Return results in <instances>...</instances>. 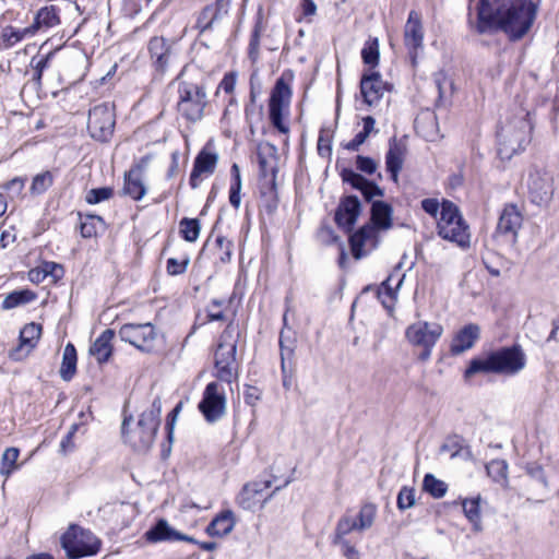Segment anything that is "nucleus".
Here are the masks:
<instances>
[{"mask_svg": "<svg viewBox=\"0 0 559 559\" xmlns=\"http://www.w3.org/2000/svg\"><path fill=\"white\" fill-rule=\"evenodd\" d=\"M272 485L271 480L253 481L243 486L236 498L237 504L243 510L253 511L263 508L264 503L274 495V490L266 492Z\"/></svg>", "mask_w": 559, "mask_h": 559, "instance_id": "18", "label": "nucleus"}, {"mask_svg": "<svg viewBox=\"0 0 559 559\" xmlns=\"http://www.w3.org/2000/svg\"><path fill=\"white\" fill-rule=\"evenodd\" d=\"M260 397L261 391L258 388L251 385L247 386L245 391V401L247 404L253 406L260 400Z\"/></svg>", "mask_w": 559, "mask_h": 559, "instance_id": "62", "label": "nucleus"}, {"mask_svg": "<svg viewBox=\"0 0 559 559\" xmlns=\"http://www.w3.org/2000/svg\"><path fill=\"white\" fill-rule=\"evenodd\" d=\"M335 544L341 546L342 554L346 559H360L359 551L348 540L335 539Z\"/></svg>", "mask_w": 559, "mask_h": 559, "instance_id": "59", "label": "nucleus"}, {"mask_svg": "<svg viewBox=\"0 0 559 559\" xmlns=\"http://www.w3.org/2000/svg\"><path fill=\"white\" fill-rule=\"evenodd\" d=\"M421 209L430 216L437 218L441 211V204L437 199L428 198L421 201Z\"/></svg>", "mask_w": 559, "mask_h": 559, "instance_id": "60", "label": "nucleus"}, {"mask_svg": "<svg viewBox=\"0 0 559 559\" xmlns=\"http://www.w3.org/2000/svg\"><path fill=\"white\" fill-rule=\"evenodd\" d=\"M121 341L143 352H151L158 337L152 323H126L119 330Z\"/></svg>", "mask_w": 559, "mask_h": 559, "instance_id": "15", "label": "nucleus"}, {"mask_svg": "<svg viewBox=\"0 0 559 559\" xmlns=\"http://www.w3.org/2000/svg\"><path fill=\"white\" fill-rule=\"evenodd\" d=\"M180 233L185 240L194 242L200 235L201 225L197 218H182L179 223Z\"/></svg>", "mask_w": 559, "mask_h": 559, "instance_id": "47", "label": "nucleus"}, {"mask_svg": "<svg viewBox=\"0 0 559 559\" xmlns=\"http://www.w3.org/2000/svg\"><path fill=\"white\" fill-rule=\"evenodd\" d=\"M406 155V145L403 141L393 138L389 143V150L385 155L386 170L391 174L394 182H397Z\"/></svg>", "mask_w": 559, "mask_h": 559, "instance_id": "27", "label": "nucleus"}, {"mask_svg": "<svg viewBox=\"0 0 559 559\" xmlns=\"http://www.w3.org/2000/svg\"><path fill=\"white\" fill-rule=\"evenodd\" d=\"M112 194H114L112 188H109V187L95 188V189H91L86 193L85 200L90 204H97V203H100L103 201L110 199L112 197Z\"/></svg>", "mask_w": 559, "mask_h": 559, "instance_id": "52", "label": "nucleus"}, {"mask_svg": "<svg viewBox=\"0 0 559 559\" xmlns=\"http://www.w3.org/2000/svg\"><path fill=\"white\" fill-rule=\"evenodd\" d=\"M531 124L525 118H516L502 126L498 132V154L510 159L523 151L530 142Z\"/></svg>", "mask_w": 559, "mask_h": 559, "instance_id": "8", "label": "nucleus"}, {"mask_svg": "<svg viewBox=\"0 0 559 559\" xmlns=\"http://www.w3.org/2000/svg\"><path fill=\"white\" fill-rule=\"evenodd\" d=\"M239 336L238 325L230 321L221 334L215 352L216 377L226 383H231L238 376L236 353Z\"/></svg>", "mask_w": 559, "mask_h": 559, "instance_id": "5", "label": "nucleus"}, {"mask_svg": "<svg viewBox=\"0 0 559 559\" xmlns=\"http://www.w3.org/2000/svg\"><path fill=\"white\" fill-rule=\"evenodd\" d=\"M403 277L399 274H391L388 278L382 282L381 286L378 289V298L381 300V304L389 310L394 307L397 290L402 285Z\"/></svg>", "mask_w": 559, "mask_h": 559, "instance_id": "33", "label": "nucleus"}, {"mask_svg": "<svg viewBox=\"0 0 559 559\" xmlns=\"http://www.w3.org/2000/svg\"><path fill=\"white\" fill-rule=\"evenodd\" d=\"M115 332L112 330H105L92 344L90 354L96 358L99 364L108 361L112 353L111 340Z\"/></svg>", "mask_w": 559, "mask_h": 559, "instance_id": "35", "label": "nucleus"}, {"mask_svg": "<svg viewBox=\"0 0 559 559\" xmlns=\"http://www.w3.org/2000/svg\"><path fill=\"white\" fill-rule=\"evenodd\" d=\"M79 426L76 424L72 425L66 437L60 442V452L62 454H67L74 450L75 445L73 443V437L78 430Z\"/></svg>", "mask_w": 559, "mask_h": 559, "instance_id": "58", "label": "nucleus"}, {"mask_svg": "<svg viewBox=\"0 0 559 559\" xmlns=\"http://www.w3.org/2000/svg\"><path fill=\"white\" fill-rule=\"evenodd\" d=\"M377 515V508L373 503L364 504L357 516L358 531H365L372 526Z\"/></svg>", "mask_w": 559, "mask_h": 559, "instance_id": "46", "label": "nucleus"}, {"mask_svg": "<svg viewBox=\"0 0 559 559\" xmlns=\"http://www.w3.org/2000/svg\"><path fill=\"white\" fill-rule=\"evenodd\" d=\"M228 308V302L225 299H213L206 307V319L203 323L213 321H225V309Z\"/></svg>", "mask_w": 559, "mask_h": 559, "instance_id": "45", "label": "nucleus"}, {"mask_svg": "<svg viewBox=\"0 0 559 559\" xmlns=\"http://www.w3.org/2000/svg\"><path fill=\"white\" fill-rule=\"evenodd\" d=\"M462 508L464 515L469 521L473 526L474 532L483 531L481 523V511H480V496L475 498H464L462 499Z\"/></svg>", "mask_w": 559, "mask_h": 559, "instance_id": "37", "label": "nucleus"}, {"mask_svg": "<svg viewBox=\"0 0 559 559\" xmlns=\"http://www.w3.org/2000/svg\"><path fill=\"white\" fill-rule=\"evenodd\" d=\"M437 229L438 235L442 239L454 242L461 248L469 247V227L462 217L459 207L453 202L448 200L442 201Z\"/></svg>", "mask_w": 559, "mask_h": 559, "instance_id": "7", "label": "nucleus"}, {"mask_svg": "<svg viewBox=\"0 0 559 559\" xmlns=\"http://www.w3.org/2000/svg\"><path fill=\"white\" fill-rule=\"evenodd\" d=\"M292 341L286 337V331L282 330L280 334V346H281V355H282V367L284 368V359L285 355H289L293 350Z\"/></svg>", "mask_w": 559, "mask_h": 559, "instance_id": "61", "label": "nucleus"}, {"mask_svg": "<svg viewBox=\"0 0 559 559\" xmlns=\"http://www.w3.org/2000/svg\"><path fill=\"white\" fill-rule=\"evenodd\" d=\"M53 183V175L50 171H44L33 178L29 191L34 195L46 192Z\"/></svg>", "mask_w": 559, "mask_h": 559, "instance_id": "48", "label": "nucleus"}, {"mask_svg": "<svg viewBox=\"0 0 559 559\" xmlns=\"http://www.w3.org/2000/svg\"><path fill=\"white\" fill-rule=\"evenodd\" d=\"M360 92L369 106L377 104L386 92V85L378 72L365 74L360 81Z\"/></svg>", "mask_w": 559, "mask_h": 559, "instance_id": "22", "label": "nucleus"}, {"mask_svg": "<svg viewBox=\"0 0 559 559\" xmlns=\"http://www.w3.org/2000/svg\"><path fill=\"white\" fill-rule=\"evenodd\" d=\"M527 191L532 203L548 206L555 192L554 175L545 168L533 167L528 173Z\"/></svg>", "mask_w": 559, "mask_h": 559, "instance_id": "13", "label": "nucleus"}, {"mask_svg": "<svg viewBox=\"0 0 559 559\" xmlns=\"http://www.w3.org/2000/svg\"><path fill=\"white\" fill-rule=\"evenodd\" d=\"M301 14L297 17V22H306L308 29L301 26L298 29L297 38L295 39L296 46H305L307 43L311 46L312 43V31H311V15L314 14V2L312 0H301Z\"/></svg>", "mask_w": 559, "mask_h": 559, "instance_id": "32", "label": "nucleus"}, {"mask_svg": "<svg viewBox=\"0 0 559 559\" xmlns=\"http://www.w3.org/2000/svg\"><path fill=\"white\" fill-rule=\"evenodd\" d=\"M522 224L523 215L519 207L515 204H507L499 216L495 236L515 245Z\"/></svg>", "mask_w": 559, "mask_h": 559, "instance_id": "17", "label": "nucleus"}, {"mask_svg": "<svg viewBox=\"0 0 559 559\" xmlns=\"http://www.w3.org/2000/svg\"><path fill=\"white\" fill-rule=\"evenodd\" d=\"M95 221H97L98 223H103L102 217L96 215H90L85 218V221L81 223L80 230L82 237L91 238L96 235L97 229L95 226Z\"/></svg>", "mask_w": 559, "mask_h": 559, "instance_id": "54", "label": "nucleus"}, {"mask_svg": "<svg viewBox=\"0 0 559 559\" xmlns=\"http://www.w3.org/2000/svg\"><path fill=\"white\" fill-rule=\"evenodd\" d=\"M76 349L72 343H68L63 349L62 362L59 370L64 381H70L76 372Z\"/></svg>", "mask_w": 559, "mask_h": 559, "instance_id": "38", "label": "nucleus"}, {"mask_svg": "<svg viewBox=\"0 0 559 559\" xmlns=\"http://www.w3.org/2000/svg\"><path fill=\"white\" fill-rule=\"evenodd\" d=\"M480 336V328L469 323L459 330L452 338L450 352L452 355H461L471 349Z\"/></svg>", "mask_w": 559, "mask_h": 559, "instance_id": "23", "label": "nucleus"}, {"mask_svg": "<svg viewBox=\"0 0 559 559\" xmlns=\"http://www.w3.org/2000/svg\"><path fill=\"white\" fill-rule=\"evenodd\" d=\"M294 472V466L292 462L285 457H277L271 466V473L274 481L280 480L281 484L277 485L274 491L280 490L283 487H286L292 481V474Z\"/></svg>", "mask_w": 559, "mask_h": 559, "instance_id": "36", "label": "nucleus"}, {"mask_svg": "<svg viewBox=\"0 0 559 559\" xmlns=\"http://www.w3.org/2000/svg\"><path fill=\"white\" fill-rule=\"evenodd\" d=\"M260 37H261V26L259 23H257L252 31L250 43H249V57L252 61H255L259 57Z\"/></svg>", "mask_w": 559, "mask_h": 559, "instance_id": "55", "label": "nucleus"}, {"mask_svg": "<svg viewBox=\"0 0 559 559\" xmlns=\"http://www.w3.org/2000/svg\"><path fill=\"white\" fill-rule=\"evenodd\" d=\"M61 545L70 559H78L96 555L100 542L91 531L72 525L62 535Z\"/></svg>", "mask_w": 559, "mask_h": 559, "instance_id": "11", "label": "nucleus"}, {"mask_svg": "<svg viewBox=\"0 0 559 559\" xmlns=\"http://www.w3.org/2000/svg\"><path fill=\"white\" fill-rule=\"evenodd\" d=\"M259 167L261 176L260 188L275 186V177L277 173L275 167V158H266L262 155H259Z\"/></svg>", "mask_w": 559, "mask_h": 559, "instance_id": "43", "label": "nucleus"}, {"mask_svg": "<svg viewBox=\"0 0 559 559\" xmlns=\"http://www.w3.org/2000/svg\"><path fill=\"white\" fill-rule=\"evenodd\" d=\"M189 258H185L182 260H178L176 258H170L167 260V273L169 275H180L183 274L188 267Z\"/></svg>", "mask_w": 559, "mask_h": 559, "instance_id": "56", "label": "nucleus"}, {"mask_svg": "<svg viewBox=\"0 0 559 559\" xmlns=\"http://www.w3.org/2000/svg\"><path fill=\"white\" fill-rule=\"evenodd\" d=\"M48 266L50 264H44L43 269H33L28 272V278L33 283H40L45 280V277L48 275Z\"/></svg>", "mask_w": 559, "mask_h": 559, "instance_id": "63", "label": "nucleus"}, {"mask_svg": "<svg viewBox=\"0 0 559 559\" xmlns=\"http://www.w3.org/2000/svg\"><path fill=\"white\" fill-rule=\"evenodd\" d=\"M526 357L521 346L502 347L489 353L485 357L471 360L465 377L469 378L476 373H498L513 376L524 369Z\"/></svg>", "mask_w": 559, "mask_h": 559, "instance_id": "3", "label": "nucleus"}, {"mask_svg": "<svg viewBox=\"0 0 559 559\" xmlns=\"http://www.w3.org/2000/svg\"><path fill=\"white\" fill-rule=\"evenodd\" d=\"M361 58L368 66L374 67L378 64L379 44L377 38L370 39L365 44V47L361 50Z\"/></svg>", "mask_w": 559, "mask_h": 559, "instance_id": "50", "label": "nucleus"}, {"mask_svg": "<svg viewBox=\"0 0 559 559\" xmlns=\"http://www.w3.org/2000/svg\"><path fill=\"white\" fill-rule=\"evenodd\" d=\"M261 191V204L265 209V211L271 214L273 213L277 207V192H276V185L275 186H269L264 188H260Z\"/></svg>", "mask_w": 559, "mask_h": 559, "instance_id": "49", "label": "nucleus"}, {"mask_svg": "<svg viewBox=\"0 0 559 559\" xmlns=\"http://www.w3.org/2000/svg\"><path fill=\"white\" fill-rule=\"evenodd\" d=\"M535 15L532 0H506L499 29L512 40L520 39L530 31Z\"/></svg>", "mask_w": 559, "mask_h": 559, "instance_id": "6", "label": "nucleus"}, {"mask_svg": "<svg viewBox=\"0 0 559 559\" xmlns=\"http://www.w3.org/2000/svg\"><path fill=\"white\" fill-rule=\"evenodd\" d=\"M116 117L114 106L104 103L90 109L87 130L90 135L99 142H107L114 134Z\"/></svg>", "mask_w": 559, "mask_h": 559, "instance_id": "12", "label": "nucleus"}, {"mask_svg": "<svg viewBox=\"0 0 559 559\" xmlns=\"http://www.w3.org/2000/svg\"><path fill=\"white\" fill-rule=\"evenodd\" d=\"M19 456L20 450L14 447L7 448L2 453L0 475L5 479L9 478L14 471L20 468V464L17 463Z\"/></svg>", "mask_w": 559, "mask_h": 559, "instance_id": "41", "label": "nucleus"}, {"mask_svg": "<svg viewBox=\"0 0 559 559\" xmlns=\"http://www.w3.org/2000/svg\"><path fill=\"white\" fill-rule=\"evenodd\" d=\"M360 213V201L357 197L345 198L335 213V221L340 226L350 228Z\"/></svg>", "mask_w": 559, "mask_h": 559, "instance_id": "30", "label": "nucleus"}, {"mask_svg": "<svg viewBox=\"0 0 559 559\" xmlns=\"http://www.w3.org/2000/svg\"><path fill=\"white\" fill-rule=\"evenodd\" d=\"M341 176L344 182H347L353 188L360 190L367 201H371L374 197L383 195V191L379 188V186L368 181L353 169H343Z\"/></svg>", "mask_w": 559, "mask_h": 559, "instance_id": "28", "label": "nucleus"}, {"mask_svg": "<svg viewBox=\"0 0 559 559\" xmlns=\"http://www.w3.org/2000/svg\"><path fill=\"white\" fill-rule=\"evenodd\" d=\"M397 508L402 511L412 508L415 504V489L403 487L397 495Z\"/></svg>", "mask_w": 559, "mask_h": 559, "instance_id": "53", "label": "nucleus"}, {"mask_svg": "<svg viewBox=\"0 0 559 559\" xmlns=\"http://www.w3.org/2000/svg\"><path fill=\"white\" fill-rule=\"evenodd\" d=\"M218 155L215 152L204 147L195 157L193 168L190 174L189 183L192 189H197L202 181V176H211L216 168Z\"/></svg>", "mask_w": 559, "mask_h": 559, "instance_id": "21", "label": "nucleus"}, {"mask_svg": "<svg viewBox=\"0 0 559 559\" xmlns=\"http://www.w3.org/2000/svg\"><path fill=\"white\" fill-rule=\"evenodd\" d=\"M229 0H216L215 3L206 5L198 16L195 27L203 33L212 28L213 24L227 14Z\"/></svg>", "mask_w": 559, "mask_h": 559, "instance_id": "26", "label": "nucleus"}, {"mask_svg": "<svg viewBox=\"0 0 559 559\" xmlns=\"http://www.w3.org/2000/svg\"><path fill=\"white\" fill-rule=\"evenodd\" d=\"M424 41V28L421 24L420 14L416 11H411L408 19L404 26V44L408 50V53L415 62L418 51L423 48Z\"/></svg>", "mask_w": 559, "mask_h": 559, "instance_id": "19", "label": "nucleus"}, {"mask_svg": "<svg viewBox=\"0 0 559 559\" xmlns=\"http://www.w3.org/2000/svg\"><path fill=\"white\" fill-rule=\"evenodd\" d=\"M226 395L224 389L217 382H210L203 392L198 408L210 423H216L226 414Z\"/></svg>", "mask_w": 559, "mask_h": 559, "instance_id": "14", "label": "nucleus"}, {"mask_svg": "<svg viewBox=\"0 0 559 559\" xmlns=\"http://www.w3.org/2000/svg\"><path fill=\"white\" fill-rule=\"evenodd\" d=\"M487 475L501 487L507 488L509 484L508 478V463L504 460H491L486 465Z\"/></svg>", "mask_w": 559, "mask_h": 559, "instance_id": "40", "label": "nucleus"}, {"mask_svg": "<svg viewBox=\"0 0 559 559\" xmlns=\"http://www.w3.org/2000/svg\"><path fill=\"white\" fill-rule=\"evenodd\" d=\"M392 206L383 201H373L371 204L370 223L364 225L349 238L350 248L355 259H360L379 243V231L392 227Z\"/></svg>", "mask_w": 559, "mask_h": 559, "instance_id": "2", "label": "nucleus"}, {"mask_svg": "<svg viewBox=\"0 0 559 559\" xmlns=\"http://www.w3.org/2000/svg\"><path fill=\"white\" fill-rule=\"evenodd\" d=\"M162 401L155 397L151 407L143 412L134 429L129 430L131 417L124 418L121 426L122 438L134 451L146 452L154 443L160 424Z\"/></svg>", "mask_w": 559, "mask_h": 559, "instance_id": "4", "label": "nucleus"}, {"mask_svg": "<svg viewBox=\"0 0 559 559\" xmlns=\"http://www.w3.org/2000/svg\"><path fill=\"white\" fill-rule=\"evenodd\" d=\"M145 165L135 164L124 174L123 193L133 200H141L146 193V187L143 181Z\"/></svg>", "mask_w": 559, "mask_h": 559, "instance_id": "25", "label": "nucleus"}, {"mask_svg": "<svg viewBox=\"0 0 559 559\" xmlns=\"http://www.w3.org/2000/svg\"><path fill=\"white\" fill-rule=\"evenodd\" d=\"M506 0H478L476 3L477 20L474 24L479 34L499 29Z\"/></svg>", "mask_w": 559, "mask_h": 559, "instance_id": "16", "label": "nucleus"}, {"mask_svg": "<svg viewBox=\"0 0 559 559\" xmlns=\"http://www.w3.org/2000/svg\"><path fill=\"white\" fill-rule=\"evenodd\" d=\"M41 325L35 322L24 325L20 332V343L15 348L10 350L9 357L16 361L25 358L32 349L35 348L41 335Z\"/></svg>", "mask_w": 559, "mask_h": 559, "instance_id": "20", "label": "nucleus"}, {"mask_svg": "<svg viewBox=\"0 0 559 559\" xmlns=\"http://www.w3.org/2000/svg\"><path fill=\"white\" fill-rule=\"evenodd\" d=\"M146 539L150 542L163 540H186L194 542L191 536L183 535L169 526L166 520H159L152 528L145 533Z\"/></svg>", "mask_w": 559, "mask_h": 559, "instance_id": "31", "label": "nucleus"}, {"mask_svg": "<svg viewBox=\"0 0 559 559\" xmlns=\"http://www.w3.org/2000/svg\"><path fill=\"white\" fill-rule=\"evenodd\" d=\"M236 85V76L233 73L226 74L219 83V88L225 93H233Z\"/></svg>", "mask_w": 559, "mask_h": 559, "instance_id": "64", "label": "nucleus"}, {"mask_svg": "<svg viewBox=\"0 0 559 559\" xmlns=\"http://www.w3.org/2000/svg\"><path fill=\"white\" fill-rule=\"evenodd\" d=\"M443 334V326L438 322L417 321L405 330L406 341L419 350L418 358L426 361Z\"/></svg>", "mask_w": 559, "mask_h": 559, "instance_id": "10", "label": "nucleus"}, {"mask_svg": "<svg viewBox=\"0 0 559 559\" xmlns=\"http://www.w3.org/2000/svg\"><path fill=\"white\" fill-rule=\"evenodd\" d=\"M377 166H378L377 163L370 157H366V156H361V155H358L356 157V167L361 173L371 175L377 170Z\"/></svg>", "mask_w": 559, "mask_h": 559, "instance_id": "57", "label": "nucleus"}, {"mask_svg": "<svg viewBox=\"0 0 559 559\" xmlns=\"http://www.w3.org/2000/svg\"><path fill=\"white\" fill-rule=\"evenodd\" d=\"M148 51L156 69L165 71L173 55L171 44L164 37L155 36L148 43Z\"/></svg>", "mask_w": 559, "mask_h": 559, "instance_id": "29", "label": "nucleus"}, {"mask_svg": "<svg viewBox=\"0 0 559 559\" xmlns=\"http://www.w3.org/2000/svg\"><path fill=\"white\" fill-rule=\"evenodd\" d=\"M236 521L230 510L217 514L207 525L206 533L210 536L223 537L228 535L235 527Z\"/></svg>", "mask_w": 559, "mask_h": 559, "instance_id": "34", "label": "nucleus"}, {"mask_svg": "<svg viewBox=\"0 0 559 559\" xmlns=\"http://www.w3.org/2000/svg\"><path fill=\"white\" fill-rule=\"evenodd\" d=\"M177 111L187 121L195 123L204 117L209 105L207 84L204 76L190 74L187 68L176 78Z\"/></svg>", "mask_w": 559, "mask_h": 559, "instance_id": "1", "label": "nucleus"}, {"mask_svg": "<svg viewBox=\"0 0 559 559\" xmlns=\"http://www.w3.org/2000/svg\"><path fill=\"white\" fill-rule=\"evenodd\" d=\"M60 23V8L55 4H46L35 13L29 26L34 35H36L38 32H47L50 28L57 27Z\"/></svg>", "mask_w": 559, "mask_h": 559, "instance_id": "24", "label": "nucleus"}, {"mask_svg": "<svg viewBox=\"0 0 559 559\" xmlns=\"http://www.w3.org/2000/svg\"><path fill=\"white\" fill-rule=\"evenodd\" d=\"M292 80V72H283L275 82L269 102L270 121L274 128L283 133L288 131V127L285 124L284 120L289 112L292 99V88L289 83Z\"/></svg>", "mask_w": 559, "mask_h": 559, "instance_id": "9", "label": "nucleus"}, {"mask_svg": "<svg viewBox=\"0 0 559 559\" xmlns=\"http://www.w3.org/2000/svg\"><path fill=\"white\" fill-rule=\"evenodd\" d=\"M36 293L31 289L13 290L4 297L1 307L4 310H10L23 305H27L36 300Z\"/></svg>", "mask_w": 559, "mask_h": 559, "instance_id": "39", "label": "nucleus"}, {"mask_svg": "<svg viewBox=\"0 0 559 559\" xmlns=\"http://www.w3.org/2000/svg\"><path fill=\"white\" fill-rule=\"evenodd\" d=\"M423 488L436 499L444 497L448 491V485L443 480L438 479L432 474L425 475L423 480Z\"/></svg>", "mask_w": 559, "mask_h": 559, "instance_id": "44", "label": "nucleus"}, {"mask_svg": "<svg viewBox=\"0 0 559 559\" xmlns=\"http://www.w3.org/2000/svg\"><path fill=\"white\" fill-rule=\"evenodd\" d=\"M35 36L31 26L24 28H15L13 26H5L1 32V39L5 47H12L25 38Z\"/></svg>", "mask_w": 559, "mask_h": 559, "instance_id": "42", "label": "nucleus"}, {"mask_svg": "<svg viewBox=\"0 0 559 559\" xmlns=\"http://www.w3.org/2000/svg\"><path fill=\"white\" fill-rule=\"evenodd\" d=\"M358 531L357 519L353 515H344L337 523L335 539H344V536Z\"/></svg>", "mask_w": 559, "mask_h": 559, "instance_id": "51", "label": "nucleus"}]
</instances>
